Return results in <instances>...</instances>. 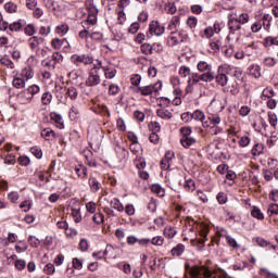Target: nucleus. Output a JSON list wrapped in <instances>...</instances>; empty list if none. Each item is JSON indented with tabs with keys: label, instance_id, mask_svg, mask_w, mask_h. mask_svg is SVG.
<instances>
[{
	"label": "nucleus",
	"instance_id": "obj_15",
	"mask_svg": "<svg viewBox=\"0 0 278 278\" xmlns=\"http://www.w3.org/2000/svg\"><path fill=\"white\" fill-rule=\"evenodd\" d=\"M45 42V39L43 38H40V37H30L28 39V45H29V48L31 49V51H36V53H38V49L40 47V45H42Z\"/></svg>",
	"mask_w": 278,
	"mask_h": 278
},
{
	"label": "nucleus",
	"instance_id": "obj_25",
	"mask_svg": "<svg viewBox=\"0 0 278 278\" xmlns=\"http://www.w3.org/2000/svg\"><path fill=\"white\" fill-rule=\"evenodd\" d=\"M103 72L106 79H114L116 77V68L114 67L105 66Z\"/></svg>",
	"mask_w": 278,
	"mask_h": 278
},
{
	"label": "nucleus",
	"instance_id": "obj_52",
	"mask_svg": "<svg viewBox=\"0 0 278 278\" xmlns=\"http://www.w3.org/2000/svg\"><path fill=\"white\" fill-rule=\"evenodd\" d=\"M191 135H192V128H190V127H181L180 128L181 138H190Z\"/></svg>",
	"mask_w": 278,
	"mask_h": 278
},
{
	"label": "nucleus",
	"instance_id": "obj_5",
	"mask_svg": "<svg viewBox=\"0 0 278 278\" xmlns=\"http://www.w3.org/2000/svg\"><path fill=\"white\" fill-rule=\"evenodd\" d=\"M229 65H219L217 70V75L215 77L216 84L218 86L225 87L227 86V81H229V78L227 77V73L229 71Z\"/></svg>",
	"mask_w": 278,
	"mask_h": 278
},
{
	"label": "nucleus",
	"instance_id": "obj_49",
	"mask_svg": "<svg viewBox=\"0 0 278 278\" xmlns=\"http://www.w3.org/2000/svg\"><path fill=\"white\" fill-rule=\"evenodd\" d=\"M4 10L9 12V14H14V12L17 10V7L14 4V2H7L4 4Z\"/></svg>",
	"mask_w": 278,
	"mask_h": 278
},
{
	"label": "nucleus",
	"instance_id": "obj_10",
	"mask_svg": "<svg viewBox=\"0 0 278 278\" xmlns=\"http://www.w3.org/2000/svg\"><path fill=\"white\" fill-rule=\"evenodd\" d=\"M199 81H204L205 84L210 83L211 80L207 78H203V74L199 73H191L188 79L187 91L192 92V86H197Z\"/></svg>",
	"mask_w": 278,
	"mask_h": 278
},
{
	"label": "nucleus",
	"instance_id": "obj_29",
	"mask_svg": "<svg viewBox=\"0 0 278 278\" xmlns=\"http://www.w3.org/2000/svg\"><path fill=\"white\" fill-rule=\"evenodd\" d=\"M250 75L255 77V79H260V77H262V67H260V65H252L250 68Z\"/></svg>",
	"mask_w": 278,
	"mask_h": 278
},
{
	"label": "nucleus",
	"instance_id": "obj_42",
	"mask_svg": "<svg viewBox=\"0 0 278 278\" xmlns=\"http://www.w3.org/2000/svg\"><path fill=\"white\" fill-rule=\"evenodd\" d=\"M55 33L59 36H66V34H68V26L66 24H61V25L56 26Z\"/></svg>",
	"mask_w": 278,
	"mask_h": 278
},
{
	"label": "nucleus",
	"instance_id": "obj_7",
	"mask_svg": "<svg viewBox=\"0 0 278 278\" xmlns=\"http://www.w3.org/2000/svg\"><path fill=\"white\" fill-rule=\"evenodd\" d=\"M188 40V35L181 31L174 33L172 31L170 36L167 38L168 47H177V45H181V42Z\"/></svg>",
	"mask_w": 278,
	"mask_h": 278
},
{
	"label": "nucleus",
	"instance_id": "obj_6",
	"mask_svg": "<svg viewBox=\"0 0 278 278\" xmlns=\"http://www.w3.org/2000/svg\"><path fill=\"white\" fill-rule=\"evenodd\" d=\"M160 90H162V81L159 80L155 84L138 87L137 92H140L143 97H149L153 92H160Z\"/></svg>",
	"mask_w": 278,
	"mask_h": 278
},
{
	"label": "nucleus",
	"instance_id": "obj_36",
	"mask_svg": "<svg viewBox=\"0 0 278 278\" xmlns=\"http://www.w3.org/2000/svg\"><path fill=\"white\" fill-rule=\"evenodd\" d=\"M224 238L226 239L227 244H229L232 249H240V243H238L233 237L225 235Z\"/></svg>",
	"mask_w": 278,
	"mask_h": 278
},
{
	"label": "nucleus",
	"instance_id": "obj_46",
	"mask_svg": "<svg viewBox=\"0 0 278 278\" xmlns=\"http://www.w3.org/2000/svg\"><path fill=\"white\" fill-rule=\"evenodd\" d=\"M87 23H89V25H97V9L96 8H93L92 13H90L88 15Z\"/></svg>",
	"mask_w": 278,
	"mask_h": 278
},
{
	"label": "nucleus",
	"instance_id": "obj_61",
	"mask_svg": "<svg viewBox=\"0 0 278 278\" xmlns=\"http://www.w3.org/2000/svg\"><path fill=\"white\" fill-rule=\"evenodd\" d=\"M197 23H199V21L194 16H189L187 18V25L190 29H194V27H197Z\"/></svg>",
	"mask_w": 278,
	"mask_h": 278
},
{
	"label": "nucleus",
	"instance_id": "obj_38",
	"mask_svg": "<svg viewBox=\"0 0 278 278\" xmlns=\"http://www.w3.org/2000/svg\"><path fill=\"white\" fill-rule=\"evenodd\" d=\"M191 118H193L194 121H200L201 123H203V121H205V113H203V111H201V110H195L191 114Z\"/></svg>",
	"mask_w": 278,
	"mask_h": 278
},
{
	"label": "nucleus",
	"instance_id": "obj_16",
	"mask_svg": "<svg viewBox=\"0 0 278 278\" xmlns=\"http://www.w3.org/2000/svg\"><path fill=\"white\" fill-rule=\"evenodd\" d=\"M156 116L163 118V121H170V118H173V113L168 111V109H159L156 111Z\"/></svg>",
	"mask_w": 278,
	"mask_h": 278
},
{
	"label": "nucleus",
	"instance_id": "obj_4",
	"mask_svg": "<svg viewBox=\"0 0 278 278\" xmlns=\"http://www.w3.org/2000/svg\"><path fill=\"white\" fill-rule=\"evenodd\" d=\"M211 108H218V113L217 114H211L208 116V121L211 123V125H220V112H223V110H225V105H223V102H220L219 100H213L211 103Z\"/></svg>",
	"mask_w": 278,
	"mask_h": 278
},
{
	"label": "nucleus",
	"instance_id": "obj_18",
	"mask_svg": "<svg viewBox=\"0 0 278 278\" xmlns=\"http://www.w3.org/2000/svg\"><path fill=\"white\" fill-rule=\"evenodd\" d=\"M184 251H186V245H184V243H178L172 249L170 253L174 257H179L180 255H184Z\"/></svg>",
	"mask_w": 278,
	"mask_h": 278
},
{
	"label": "nucleus",
	"instance_id": "obj_53",
	"mask_svg": "<svg viewBox=\"0 0 278 278\" xmlns=\"http://www.w3.org/2000/svg\"><path fill=\"white\" fill-rule=\"evenodd\" d=\"M185 188H186L187 192H194V190L197 189V187L194 185V180L187 179Z\"/></svg>",
	"mask_w": 278,
	"mask_h": 278
},
{
	"label": "nucleus",
	"instance_id": "obj_1",
	"mask_svg": "<svg viewBox=\"0 0 278 278\" xmlns=\"http://www.w3.org/2000/svg\"><path fill=\"white\" fill-rule=\"evenodd\" d=\"M228 40H240V29L242 26L239 22L236 21L233 14H228Z\"/></svg>",
	"mask_w": 278,
	"mask_h": 278
},
{
	"label": "nucleus",
	"instance_id": "obj_35",
	"mask_svg": "<svg viewBox=\"0 0 278 278\" xmlns=\"http://www.w3.org/2000/svg\"><path fill=\"white\" fill-rule=\"evenodd\" d=\"M251 16L248 15V13H241L239 16L235 17V21L239 23L240 25H247L249 23Z\"/></svg>",
	"mask_w": 278,
	"mask_h": 278
},
{
	"label": "nucleus",
	"instance_id": "obj_31",
	"mask_svg": "<svg viewBox=\"0 0 278 278\" xmlns=\"http://www.w3.org/2000/svg\"><path fill=\"white\" fill-rule=\"evenodd\" d=\"M115 151L119 160H127V157H129V151H127L125 148L117 147Z\"/></svg>",
	"mask_w": 278,
	"mask_h": 278
},
{
	"label": "nucleus",
	"instance_id": "obj_21",
	"mask_svg": "<svg viewBox=\"0 0 278 278\" xmlns=\"http://www.w3.org/2000/svg\"><path fill=\"white\" fill-rule=\"evenodd\" d=\"M89 186L91 192H99V190H101V182H99V180H97L94 177L89 178Z\"/></svg>",
	"mask_w": 278,
	"mask_h": 278
},
{
	"label": "nucleus",
	"instance_id": "obj_41",
	"mask_svg": "<svg viewBox=\"0 0 278 278\" xmlns=\"http://www.w3.org/2000/svg\"><path fill=\"white\" fill-rule=\"evenodd\" d=\"M50 60H51L52 64H54V66H56V64H60L64 60V56L60 52H54L51 55Z\"/></svg>",
	"mask_w": 278,
	"mask_h": 278
},
{
	"label": "nucleus",
	"instance_id": "obj_48",
	"mask_svg": "<svg viewBox=\"0 0 278 278\" xmlns=\"http://www.w3.org/2000/svg\"><path fill=\"white\" fill-rule=\"evenodd\" d=\"M267 213L269 216H277L278 214V204L277 203H271L268 205Z\"/></svg>",
	"mask_w": 278,
	"mask_h": 278
},
{
	"label": "nucleus",
	"instance_id": "obj_13",
	"mask_svg": "<svg viewBox=\"0 0 278 278\" xmlns=\"http://www.w3.org/2000/svg\"><path fill=\"white\" fill-rule=\"evenodd\" d=\"M175 159V152L168 150L165 152L164 157L161 161V168L162 170H168L173 165V160Z\"/></svg>",
	"mask_w": 278,
	"mask_h": 278
},
{
	"label": "nucleus",
	"instance_id": "obj_9",
	"mask_svg": "<svg viewBox=\"0 0 278 278\" xmlns=\"http://www.w3.org/2000/svg\"><path fill=\"white\" fill-rule=\"evenodd\" d=\"M101 201L104 207H108L110 205V207H113V210H116L117 212H123V210H125L119 199L112 198V197H104L101 199Z\"/></svg>",
	"mask_w": 278,
	"mask_h": 278
},
{
	"label": "nucleus",
	"instance_id": "obj_59",
	"mask_svg": "<svg viewBox=\"0 0 278 278\" xmlns=\"http://www.w3.org/2000/svg\"><path fill=\"white\" fill-rule=\"evenodd\" d=\"M251 31L253 34H257L258 31H262V22L256 21L251 25Z\"/></svg>",
	"mask_w": 278,
	"mask_h": 278
},
{
	"label": "nucleus",
	"instance_id": "obj_22",
	"mask_svg": "<svg viewBox=\"0 0 278 278\" xmlns=\"http://www.w3.org/2000/svg\"><path fill=\"white\" fill-rule=\"evenodd\" d=\"M164 236L170 240L177 236V229L173 226H166L164 228Z\"/></svg>",
	"mask_w": 278,
	"mask_h": 278
},
{
	"label": "nucleus",
	"instance_id": "obj_19",
	"mask_svg": "<svg viewBox=\"0 0 278 278\" xmlns=\"http://www.w3.org/2000/svg\"><path fill=\"white\" fill-rule=\"evenodd\" d=\"M41 138L45 140H53V138H55V131L51 128H43L41 130Z\"/></svg>",
	"mask_w": 278,
	"mask_h": 278
},
{
	"label": "nucleus",
	"instance_id": "obj_60",
	"mask_svg": "<svg viewBox=\"0 0 278 278\" xmlns=\"http://www.w3.org/2000/svg\"><path fill=\"white\" fill-rule=\"evenodd\" d=\"M92 220H93V223H96V225H101V223H103V220H104L103 213H96L92 216Z\"/></svg>",
	"mask_w": 278,
	"mask_h": 278
},
{
	"label": "nucleus",
	"instance_id": "obj_62",
	"mask_svg": "<svg viewBox=\"0 0 278 278\" xmlns=\"http://www.w3.org/2000/svg\"><path fill=\"white\" fill-rule=\"evenodd\" d=\"M165 12L167 14H175V12H177V7H175L174 3H167L165 4Z\"/></svg>",
	"mask_w": 278,
	"mask_h": 278
},
{
	"label": "nucleus",
	"instance_id": "obj_20",
	"mask_svg": "<svg viewBox=\"0 0 278 278\" xmlns=\"http://www.w3.org/2000/svg\"><path fill=\"white\" fill-rule=\"evenodd\" d=\"M74 170L79 179H85V177L88 175V168L84 165L76 166Z\"/></svg>",
	"mask_w": 278,
	"mask_h": 278
},
{
	"label": "nucleus",
	"instance_id": "obj_12",
	"mask_svg": "<svg viewBox=\"0 0 278 278\" xmlns=\"http://www.w3.org/2000/svg\"><path fill=\"white\" fill-rule=\"evenodd\" d=\"M210 230L207 229V226H203V228L200 230L201 239H191L192 247H197L198 244H201V247H198V251H203V244H205V241L207 240V233Z\"/></svg>",
	"mask_w": 278,
	"mask_h": 278
},
{
	"label": "nucleus",
	"instance_id": "obj_51",
	"mask_svg": "<svg viewBox=\"0 0 278 278\" xmlns=\"http://www.w3.org/2000/svg\"><path fill=\"white\" fill-rule=\"evenodd\" d=\"M262 97H265V99H273V97H275V90H273L270 87H267L263 90Z\"/></svg>",
	"mask_w": 278,
	"mask_h": 278
},
{
	"label": "nucleus",
	"instance_id": "obj_28",
	"mask_svg": "<svg viewBox=\"0 0 278 278\" xmlns=\"http://www.w3.org/2000/svg\"><path fill=\"white\" fill-rule=\"evenodd\" d=\"M66 94L71 99V101L77 100V97H79V91H77V88L75 87H68L66 89Z\"/></svg>",
	"mask_w": 278,
	"mask_h": 278
},
{
	"label": "nucleus",
	"instance_id": "obj_54",
	"mask_svg": "<svg viewBox=\"0 0 278 278\" xmlns=\"http://www.w3.org/2000/svg\"><path fill=\"white\" fill-rule=\"evenodd\" d=\"M179 75H180V77H190V75H192V73L190 72V67H188V66H180Z\"/></svg>",
	"mask_w": 278,
	"mask_h": 278
},
{
	"label": "nucleus",
	"instance_id": "obj_64",
	"mask_svg": "<svg viewBox=\"0 0 278 278\" xmlns=\"http://www.w3.org/2000/svg\"><path fill=\"white\" fill-rule=\"evenodd\" d=\"M269 199H270V201H274L275 203L278 202V189H273L269 192Z\"/></svg>",
	"mask_w": 278,
	"mask_h": 278
},
{
	"label": "nucleus",
	"instance_id": "obj_34",
	"mask_svg": "<svg viewBox=\"0 0 278 278\" xmlns=\"http://www.w3.org/2000/svg\"><path fill=\"white\" fill-rule=\"evenodd\" d=\"M64 42H66V39L54 38L51 40V47L58 51L62 49Z\"/></svg>",
	"mask_w": 278,
	"mask_h": 278
},
{
	"label": "nucleus",
	"instance_id": "obj_43",
	"mask_svg": "<svg viewBox=\"0 0 278 278\" xmlns=\"http://www.w3.org/2000/svg\"><path fill=\"white\" fill-rule=\"evenodd\" d=\"M268 123H269V125H271V127L274 129H277V123H278L277 114H275L274 112H269L268 113Z\"/></svg>",
	"mask_w": 278,
	"mask_h": 278
},
{
	"label": "nucleus",
	"instance_id": "obj_30",
	"mask_svg": "<svg viewBox=\"0 0 278 278\" xmlns=\"http://www.w3.org/2000/svg\"><path fill=\"white\" fill-rule=\"evenodd\" d=\"M12 84L14 88L21 89L25 86V79L21 75H17L13 78Z\"/></svg>",
	"mask_w": 278,
	"mask_h": 278
},
{
	"label": "nucleus",
	"instance_id": "obj_44",
	"mask_svg": "<svg viewBox=\"0 0 278 278\" xmlns=\"http://www.w3.org/2000/svg\"><path fill=\"white\" fill-rule=\"evenodd\" d=\"M263 64L264 66H266L267 68H273V66H275V64H277V59L273 58V56H267L263 60Z\"/></svg>",
	"mask_w": 278,
	"mask_h": 278
},
{
	"label": "nucleus",
	"instance_id": "obj_14",
	"mask_svg": "<svg viewBox=\"0 0 278 278\" xmlns=\"http://www.w3.org/2000/svg\"><path fill=\"white\" fill-rule=\"evenodd\" d=\"M165 28L160 25V22L152 21L149 25L148 36H162L164 35Z\"/></svg>",
	"mask_w": 278,
	"mask_h": 278
},
{
	"label": "nucleus",
	"instance_id": "obj_32",
	"mask_svg": "<svg viewBox=\"0 0 278 278\" xmlns=\"http://www.w3.org/2000/svg\"><path fill=\"white\" fill-rule=\"evenodd\" d=\"M264 143H255L252 148V155L257 156V155H262V153H264Z\"/></svg>",
	"mask_w": 278,
	"mask_h": 278
},
{
	"label": "nucleus",
	"instance_id": "obj_17",
	"mask_svg": "<svg viewBox=\"0 0 278 278\" xmlns=\"http://www.w3.org/2000/svg\"><path fill=\"white\" fill-rule=\"evenodd\" d=\"M180 143L185 149H190V147H194V144H197V139L193 137L180 138Z\"/></svg>",
	"mask_w": 278,
	"mask_h": 278
},
{
	"label": "nucleus",
	"instance_id": "obj_27",
	"mask_svg": "<svg viewBox=\"0 0 278 278\" xmlns=\"http://www.w3.org/2000/svg\"><path fill=\"white\" fill-rule=\"evenodd\" d=\"M71 215L75 223H81V210L79 207H72Z\"/></svg>",
	"mask_w": 278,
	"mask_h": 278
},
{
	"label": "nucleus",
	"instance_id": "obj_56",
	"mask_svg": "<svg viewBox=\"0 0 278 278\" xmlns=\"http://www.w3.org/2000/svg\"><path fill=\"white\" fill-rule=\"evenodd\" d=\"M28 243L30 244V247H33L34 249H38V247H40V240H38V238L34 237V236H29L28 237Z\"/></svg>",
	"mask_w": 278,
	"mask_h": 278
},
{
	"label": "nucleus",
	"instance_id": "obj_39",
	"mask_svg": "<svg viewBox=\"0 0 278 278\" xmlns=\"http://www.w3.org/2000/svg\"><path fill=\"white\" fill-rule=\"evenodd\" d=\"M239 147H241V149H247V147H249V144H251V137L250 136H242L239 139Z\"/></svg>",
	"mask_w": 278,
	"mask_h": 278
},
{
	"label": "nucleus",
	"instance_id": "obj_47",
	"mask_svg": "<svg viewBox=\"0 0 278 278\" xmlns=\"http://www.w3.org/2000/svg\"><path fill=\"white\" fill-rule=\"evenodd\" d=\"M151 244L154 247H162L164 244V237L162 236H156L152 239H150Z\"/></svg>",
	"mask_w": 278,
	"mask_h": 278
},
{
	"label": "nucleus",
	"instance_id": "obj_23",
	"mask_svg": "<svg viewBox=\"0 0 278 278\" xmlns=\"http://www.w3.org/2000/svg\"><path fill=\"white\" fill-rule=\"evenodd\" d=\"M227 91L230 92V94L236 96L238 92H240V85L238 81H232L228 85Z\"/></svg>",
	"mask_w": 278,
	"mask_h": 278
},
{
	"label": "nucleus",
	"instance_id": "obj_40",
	"mask_svg": "<svg viewBox=\"0 0 278 278\" xmlns=\"http://www.w3.org/2000/svg\"><path fill=\"white\" fill-rule=\"evenodd\" d=\"M27 92L29 94H31V97L27 99V103H29V101H31L34 94H38V92H40V87L38 85L29 86L27 89Z\"/></svg>",
	"mask_w": 278,
	"mask_h": 278
},
{
	"label": "nucleus",
	"instance_id": "obj_45",
	"mask_svg": "<svg viewBox=\"0 0 278 278\" xmlns=\"http://www.w3.org/2000/svg\"><path fill=\"white\" fill-rule=\"evenodd\" d=\"M141 53L144 55H151V53H153V46H151V43L141 45Z\"/></svg>",
	"mask_w": 278,
	"mask_h": 278
},
{
	"label": "nucleus",
	"instance_id": "obj_55",
	"mask_svg": "<svg viewBox=\"0 0 278 278\" xmlns=\"http://www.w3.org/2000/svg\"><path fill=\"white\" fill-rule=\"evenodd\" d=\"M52 121L56 123L59 129H64V121L62 119V115L52 116Z\"/></svg>",
	"mask_w": 278,
	"mask_h": 278
},
{
	"label": "nucleus",
	"instance_id": "obj_37",
	"mask_svg": "<svg viewBox=\"0 0 278 278\" xmlns=\"http://www.w3.org/2000/svg\"><path fill=\"white\" fill-rule=\"evenodd\" d=\"M151 190L154 192V194H157V197H164V194H166L164 188L157 184L152 185Z\"/></svg>",
	"mask_w": 278,
	"mask_h": 278
},
{
	"label": "nucleus",
	"instance_id": "obj_57",
	"mask_svg": "<svg viewBox=\"0 0 278 278\" xmlns=\"http://www.w3.org/2000/svg\"><path fill=\"white\" fill-rule=\"evenodd\" d=\"M30 153L37 157V160H41L42 157V150L38 147L30 148Z\"/></svg>",
	"mask_w": 278,
	"mask_h": 278
},
{
	"label": "nucleus",
	"instance_id": "obj_3",
	"mask_svg": "<svg viewBox=\"0 0 278 278\" xmlns=\"http://www.w3.org/2000/svg\"><path fill=\"white\" fill-rule=\"evenodd\" d=\"M197 68L200 73H202L203 79H210L211 81L216 79V74L212 70V63H208L207 61H199Z\"/></svg>",
	"mask_w": 278,
	"mask_h": 278
},
{
	"label": "nucleus",
	"instance_id": "obj_24",
	"mask_svg": "<svg viewBox=\"0 0 278 278\" xmlns=\"http://www.w3.org/2000/svg\"><path fill=\"white\" fill-rule=\"evenodd\" d=\"M20 76L22 79L25 77L27 81L28 79H34V70L31 67H25L22 70Z\"/></svg>",
	"mask_w": 278,
	"mask_h": 278
},
{
	"label": "nucleus",
	"instance_id": "obj_33",
	"mask_svg": "<svg viewBox=\"0 0 278 278\" xmlns=\"http://www.w3.org/2000/svg\"><path fill=\"white\" fill-rule=\"evenodd\" d=\"M251 216H253V218H257V220H264V213H262V210L257 206L252 207Z\"/></svg>",
	"mask_w": 278,
	"mask_h": 278
},
{
	"label": "nucleus",
	"instance_id": "obj_26",
	"mask_svg": "<svg viewBox=\"0 0 278 278\" xmlns=\"http://www.w3.org/2000/svg\"><path fill=\"white\" fill-rule=\"evenodd\" d=\"M178 25H179V16H173L172 20L169 21L167 29L175 34V31H177Z\"/></svg>",
	"mask_w": 278,
	"mask_h": 278
},
{
	"label": "nucleus",
	"instance_id": "obj_8",
	"mask_svg": "<svg viewBox=\"0 0 278 278\" xmlns=\"http://www.w3.org/2000/svg\"><path fill=\"white\" fill-rule=\"evenodd\" d=\"M71 61L73 64H84L85 66H89V64H92L94 62V59L90 54H73L71 56Z\"/></svg>",
	"mask_w": 278,
	"mask_h": 278
},
{
	"label": "nucleus",
	"instance_id": "obj_50",
	"mask_svg": "<svg viewBox=\"0 0 278 278\" xmlns=\"http://www.w3.org/2000/svg\"><path fill=\"white\" fill-rule=\"evenodd\" d=\"M51 99H53V96L51 94V92H45L41 96V102L43 105H49L51 103Z\"/></svg>",
	"mask_w": 278,
	"mask_h": 278
},
{
	"label": "nucleus",
	"instance_id": "obj_11",
	"mask_svg": "<svg viewBox=\"0 0 278 278\" xmlns=\"http://www.w3.org/2000/svg\"><path fill=\"white\" fill-rule=\"evenodd\" d=\"M99 84H101V76L99 75V71L89 70L85 85L89 88H93L94 86H99Z\"/></svg>",
	"mask_w": 278,
	"mask_h": 278
},
{
	"label": "nucleus",
	"instance_id": "obj_63",
	"mask_svg": "<svg viewBox=\"0 0 278 278\" xmlns=\"http://www.w3.org/2000/svg\"><path fill=\"white\" fill-rule=\"evenodd\" d=\"M43 271L47 274V275H53V273H55V265L49 263L45 266L43 268Z\"/></svg>",
	"mask_w": 278,
	"mask_h": 278
},
{
	"label": "nucleus",
	"instance_id": "obj_2",
	"mask_svg": "<svg viewBox=\"0 0 278 278\" xmlns=\"http://www.w3.org/2000/svg\"><path fill=\"white\" fill-rule=\"evenodd\" d=\"M190 275L192 278H225V276H216L210 268L205 266H194L190 269Z\"/></svg>",
	"mask_w": 278,
	"mask_h": 278
},
{
	"label": "nucleus",
	"instance_id": "obj_58",
	"mask_svg": "<svg viewBox=\"0 0 278 278\" xmlns=\"http://www.w3.org/2000/svg\"><path fill=\"white\" fill-rule=\"evenodd\" d=\"M130 81L132 86H140V81H142V76H140V74H134L130 77Z\"/></svg>",
	"mask_w": 278,
	"mask_h": 278
}]
</instances>
